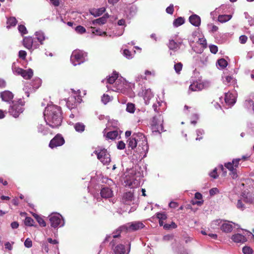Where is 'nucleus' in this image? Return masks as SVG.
Returning <instances> with one entry per match:
<instances>
[{"instance_id":"obj_56","label":"nucleus","mask_w":254,"mask_h":254,"mask_svg":"<svg viewBox=\"0 0 254 254\" xmlns=\"http://www.w3.org/2000/svg\"><path fill=\"white\" fill-rule=\"evenodd\" d=\"M183 65L181 63H177L174 65V69L177 73H179L182 69Z\"/></svg>"},{"instance_id":"obj_33","label":"nucleus","mask_w":254,"mask_h":254,"mask_svg":"<svg viewBox=\"0 0 254 254\" xmlns=\"http://www.w3.org/2000/svg\"><path fill=\"white\" fill-rule=\"evenodd\" d=\"M119 135V133L118 131L113 130L108 132L106 135V137L108 139L113 140L116 139Z\"/></svg>"},{"instance_id":"obj_30","label":"nucleus","mask_w":254,"mask_h":254,"mask_svg":"<svg viewBox=\"0 0 254 254\" xmlns=\"http://www.w3.org/2000/svg\"><path fill=\"white\" fill-rule=\"evenodd\" d=\"M243 197L245 202L252 203L254 201V196L250 193H244Z\"/></svg>"},{"instance_id":"obj_31","label":"nucleus","mask_w":254,"mask_h":254,"mask_svg":"<svg viewBox=\"0 0 254 254\" xmlns=\"http://www.w3.org/2000/svg\"><path fill=\"white\" fill-rule=\"evenodd\" d=\"M118 73L116 71H114L112 75H109L108 78L107 79V82L111 84L113 83H115L118 80Z\"/></svg>"},{"instance_id":"obj_35","label":"nucleus","mask_w":254,"mask_h":254,"mask_svg":"<svg viewBox=\"0 0 254 254\" xmlns=\"http://www.w3.org/2000/svg\"><path fill=\"white\" fill-rule=\"evenodd\" d=\"M185 23V19L182 17H179L175 19L173 22V25L175 27H179Z\"/></svg>"},{"instance_id":"obj_5","label":"nucleus","mask_w":254,"mask_h":254,"mask_svg":"<svg viewBox=\"0 0 254 254\" xmlns=\"http://www.w3.org/2000/svg\"><path fill=\"white\" fill-rule=\"evenodd\" d=\"M25 102L21 99H19L18 101L14 100L12 101L8 109L10 115L15 118L18 117L19 115L24 111L23 106Z\"/></svg>"},{"instance_id":"obj_34","label":"nucleus","mask_w":254,"mask_h":254,"mask_svg":"<svg viewBox=\"0 0 254 254\" xmlns=\"http://www.w3.org/2000/svg\"><path fill=\"white\" fill-rule=\"evenodd\" d=\"M75 130L77 132H83L85 129V126L83 123H77L74 125Z\"/></svg>"},{"instance_id":"obj_58","label":"nucleus","mask_w":254,"mask_h":254,"mask_svg":"<svg viewBox=\"0 0 254 254\" xmlns=\"http://www.w3.org/2000/svg\"><path fill=\"white\" fill-rule=\"evenodd\" d=\"M210 52L214 54H215L218 52V47L215 45H210L209 46Z\"/></svg>"},{"instance_id":"obj_1","label":"nucleus","mask_w":254,"mask_h":254,"mask_svg":"<svg viewBox=\"0 0 254 254\" xmlns=\"http://www.w3.org/2000/svg\"><path fill=\"white\" fill-rule=\"evenodd\" d=\"M127 142L128 147L131 150L134 149L137 147L136 151H134L136 154L133 153L134 157L132 159H141L146 156L149 147L147 139L143 133L140 132L134 133L128 139Z\"/></svg>"},{"instance_id":"obj_36","label":"nucleus","mask_w":254,"mask_h":254,"mask_svg":"<svg viewBox=\"0 0 254 254\" xmlns=\"http://www.w3.org/2000/svg\"><path fill=\"white\" fill-rule=\"evenodd\" d=\"M41 82L42 81L41 79H40L39 78H36L32 82V84L31 85L33 87V88L37 89L41 85Z\"/></svg>"},{"instance_id":"obj_19","label":"nucleus","mask_w":254,"mask_h":254,"mask_svg":"<svg viewBox=\"0 0 254 254\" xmlns=\"http://www.w3.org/2000/svg\"><path fill=\"white\" fill-rule=\"evenodd\" d=\"M190 22L195 27H199L201 23L200 17L197 14H193L189 18Z\"/></svg>"},{"instance_id":"obj_23","label":"nucleus","mask_w":254,"mask_h":254,"mask_svg":"<svg viewBox=\"0 0 254 254\" xmlns=\"http://www.w3.org/2000/svg\"><path fill=\"white\" fill-rule=\"evenodd\" d=\"M241 158L234 159L232 162H228L225 164V167L228 169H236L239 166V162Z\"/></svg>"},{"instance_id":"obj_43","label":"nucleus","mask_w":254,"mask_h":254,"mask_svg":"<svg viewBox=\"0 0 254 254\" xmlns=\"http://www.w3.org/2000/svg\"><path fill=\"white\" fill-rule=\"evenodd\" d=\"M162 102L157 101L156 103L153 104L152 107L155 112L159 113L160 112H162L160 107L162 106Z\"/></svg>"},{"instance_id":"obj_39","label":"nucleus","mask_w":254,"mask_h":254,"mask_svg":"<svg viewBox=\"0 0 254 254\" xmlns=\"http://www.w3.org/2000/svg\"><path fill=\"white\" fill-rule=\"evenodd\" d=\"M222 221L223 220L220 219L213 220L211 223V228L213 229L217 228L218 226H220Z\"/></svg>"},{"instance_id":"obj_59","label":"nucleus","mask_w":254,"mask_h":254,"mask_svg":"<svg viewBox=\"0 0 254 254\" xmlns=\"http://www.w3.org/2000/svg\"><path fill=\"white\" fill-rule=\"evenodd\" d=\"M24 246L27 248H30L32 246V242L30 238H27L24 242Z\"/></svg>"},{"instance_id":"obj_32","label":"nucleus","mask_w":254,"mask_h":254,"mask_svg":"<svg viewBox=\"0 0 254 254\" xmlns=\"http://www.w3.org/2000/svg\"><path fill=\"white\" fill-rule=\"evenodd\" d=\"M232 17V15L230 14L219 15L218 17V20L221 23H224L230 20Z\"/></svg>"},{"instance_id":"obj_20","label":"nucleus","mask_w":254,"mask_h":254,"mask_svg":"<svg viewBox=\"0 0 254 254\" xmlns=\"http://www.w3.org/2000/svg\"><path fill=\"white\" fill-rule=\"evenodd\" d=\"M182 44V41L175 42L174 40H169L168 47L170 50L176 51L180 48Z\"/></svg>"},{"instance_id":"obj_2","label":"nucleus","mask_w":254,"mask_h":254,"mask_svg":"<svg viewBox=\"0 0 254 254\" xmlns=\"http://www.w3.org/2000/svg\"><path fill=\"white\" fill-rule=\"evenodd\" d=\"M47 125L52 128H57L61 125L63 117L61 108L55 105H48L43 113Z\"/></svg>"},{"instance_id":"obj_26","label":"nucleus","mask_w":254,"mask_h":254,"mask_svg":"<svg viewBox=\"0 0 254 254\" xmlns=\"http://www.w3.org/2000/svg\"><path fill=\"white\" fill-rule=\"evenodd\" d=\"M204 88V85L202 83L194 82L190 85L189 89L192 91L201 90Z\"/></svg>"},{"instance_id":"obj_55","label":"nucleus","mask_w":254,"mask_h":254,"mask_svg":"<svg viewBox=\"0 0 254 254\" xmlns=\"http://www.w3.org/2000/svg\"><path fill=\"white\" fill-rule=\"evenodd\" d=\"M92 33L99 36L106 35V33L105 32H102L100 29H95L94 28H93Z\"/></svg>"},{"instance_id":"obj_29","label":"nucleus","mask_w":254,"mask_h":254,"mask_svg":"<svg viewBox=\"0 0 254 254\" xmlns=\"http://www.w3.org/2000/svg\"><path fill=\"white\" fill-rule=\"evenodd\" d=\"M35 35L36 39L40 43V44L41 45L43 44V42L46 39L44 33L42 31H38L35 32Z\"/></svg>"},{"instance_id":"obj_45","label":"nucleus","mask_w":254,"mask_h":254,"mask_svg":"<svg viewBox=\"0 0 254 254\" xmlns=\"http://www.w3.org/2000/svg\"><path fill=\"white\" fill-rule=\"evenodd\" d=\"M224 82L225 84H234L235 82V79L232 76H226L225 79L224 80Z\"/></svg>"},{"instance_id":"obj_25","label":"nucleus","mask_w":254,"mask_h":254,"mask_svg":"<svg viewBox=\"0 0 254 254\" xmlns=\"http://www.w3.org/2000/svg\"><path fill=\"white\" fill-rule=\"evenodd\" d=\"M106 11V8L104 7L99 8H92L90 9V13L94 17H98L101 15Z\"/></svg>"},{"instance_id":"obj_47","label":"nucleus","mask_w":254,"mask_h":254,"mask_svg":"<svg viewBox=\"0 0 254 254\" xmlns=\"http://www.w3.org/2000/svg\"><path fill=\"white\" fill-rule=\"evenodd\" d=\"M177 225L175 224V222H172L171 223V224H168V223H167V224H165L164 225V228L166 229V230H169V229H174V228H176L177 227Z\"/></svg>"},{"instance_id":"obj_4","label":"nucleus","mask_w":254,"mask_h":254,"mask_svg":"<svg viewBox=\"0 0 254 254\" xmlns=\"http://www.w3.org/2000/svg\"><path fill=\"white\" fill-rule=\"evenodd\" d=\"M145 227V225L140 221H133L127 223L120 226L117 230L116 233L127 232L137 231Z\"/></svg>"},{"instance_id":"obj_48","label":"nucleus","mask_w":254,"mask_h":254,"mask_svg":"<svg viewBox=\"0 0 254 254\" xmlns=\"http://www.w3.org/2000/svg\"><path fill=\"white\" fill-rule=\"evenodd\" d=\"M242 251L244 254H252L253 253L252 249L249 246L244 247Z\"/></svg>"},{"instance_id":"obj_41","label":"nucleus","mask_w":254,"mask_h":254,"mask_svg":"<svg viewBox=\"0 0 254 254\" xmlns=\"http://www.w3.org/2000/svg\"><path fill=\"white\" fill-rule=\"evenodd\" d=\"M34 220L30 217H26L24 220V224L27 226H35L34 225Z\"/></svg>"},{"instance_id":"obj_52","label":"nucleus","mask_w":254,"mask_h":254,"mask_svg":"<svg viewBox=\"0 0 254 254\" xmlns=\"http://www.w3.org/2000/svg\"><path fill=\"white\" fill-rule=\"evenodd\" d=\"M124 56L128 59H131L133 58V55L131 52L127 49H125L123 51Z\"/></svg>"},{"instance_id":"obj_42","label":"nucleus","mask_w":254,"mask_h":254,"mask_svg":"<svg viewBox=\"0 0 254 254\" xmlns=\"http://www.w3.org/2000/svg\"><path fill=\"white\" fill-rule=\"evenodd\" d=\"M12 69L14 74L20 75L23 69L17 67L15 64H13L12 66Z\"/></svg>"},{"instance_id":"obj_11","label":"nucleus","mask_w":254,"mask_h":254,"mask_svg":"<svg viewBox=\"0 0 254 254\" xmlns=\"http://www.w3.org/2000/svg\"><path fill=\"white\" fill-rule=\"evenodd\" d=\"M64 139L61 134H57L50 142L49 147L54 148L61 146L64 143Z\"/></svg>"},{"instance_id":"obj_51","label":"nucleus","mask_w":254,"mask_h":254,"mask_svg":"<svg viewBox=\"0 0 254 254\" xmlns=\"http://www.w3.org/2000/svg\"><path fill=\"white\" fill-rule=\"evenodd\" d=\"M197 137L196 138V140H200L202 138V135L204 133V131L202 129H198L196 130Z\"/></svg>"},{"instance_id":"obj_27","label":"nucleus","mask_w":254,"mask_h":254,"mask_svg":"<svg viewBox=\"0 0 254 254\" xmlns=\"http://www.w3.org/2000/svg\"><path fill=\"white\" fill-rule=\"evenodd\" d=\"M20 75L25 79H29L33 75V70L31 68H29L27 70L23 69Z\"/></svg>"},{"instance_id":"obj_9","label":"nucleus","mask_w":254,"mask_h":254,"mask_svg":"<svg viewBox=\"0 0 254 254\" xmlns=\"http://www.w3.org/2000/svg\"><path fill=\"white\" fill-rule=\"evenodd\" d=\"M49 220L51 227L56 228L61 227L64 225V221L62 216L58 213L51 214L49 216Z\"/></svg>"},{"instance_id":"obj_21","label":"nucleus","mask_w":254,"mask_h":254,"mask_svg":"<svg viewBox=\"0 0 254 254\" xmlns=\"http://www.w3.org/2000/svg\"><path fill=\"white\" fill-rule=\"evenodd\" d=\"M231 239L233 242L236 243H244L247 241L245 236L239 233L232 235Z\"/></svg>"},{"instance_id":"obj_63","label":"nucleus","mask_w":254,"mask_h":254,"mask_svg":"<svg viewBox=\"0 0 254 254\" xmlns=\"http://www.w3.org/2000/svg\"><path fill=\"white\" fill-rule=\"evenodd\" d=\"M26 55H27V53H26V51H23V50H20L19 51L18 56L20 59H21L22 60L25 59Z\"/></svg>"},{"instance_id":"obj_28","label":"nucleus","mask_w":254,"mask_h":254,"mask_svg":"<svg viewBox=\"0 0 254 254\" xmlns=\"http://www.w3.org/2000/svg\"><path fill=\"white\" fill-rule=\"evenodd\" d=\"M144 99L146 104L149 103V100L153 97V94L150 89H146L144 92Z\"/></svg>"},{"instance_id":"obj_44","label":"nucleus","mask_w":254,"mask_h":254,"mask_svg":"<svg viewBox=\"0 0 254 254\" xmlns=\"http://www.w3.org/2000/svg\"><path fill=\"white\" fill-rule=\"evenodd\" d=\"M17 23V20L14 17H10L7 18V24L10 26H14Z\"/></svg>"},{"instance_id":"obj_49","label":"nucleus","mask_w":254,"mask_h":254,"mask_svg":"<svg viewBox=\"0 0 254 254\" xmlns=\"http://www.w3.org/2000/svg\"><path fill=\"white\" fill-rule=\"evenodd\" d=\"M18 31L22 35L26 34L28 32L25 26L23 25H19L18 27Z\"/></svg>"},{"instance_id":"obj_60","label":"nucleus","mask_w":254,"mask_h":254,"mask_svg":"<svg viewBox=\"0 0 254 254\" xmlns=\"http://www.w3.org/2000/svg\"><path fill=\"white\" fill-rule=\"evenodd\" d=\"M39 224L41 227H45L46 226V223L44 220L39 216L38 218H37V219L36 220Z\"/></svg>"},{"instance_id":"obj_53","label":"nucleus","mask_w":254,"mask_h":254,"mask_svg":"<svg viewBox=\"0 0 254 254\" xmlns=\"http://www.w3.org/2000/svg\"><path fill=\"white\" fill-rule=\"evenodd\" d=\"M197 42L201 45L202 49L206 48L207 43L206 40L204 38H199Z\"/></svg>"},{"instance_id":"obj_8","label":"nucleus","mask_w":254,"mask_h":254,"mask_svg":"<svg viewBox=\"0 0 254 254\" xmlns=\"http://www.w3.org/2000/svg\"><path fill=\"white\" fill-rule=\"evenodd\" d=\"M97 158L104 164L108 165L111 162V157L107 150L105 148H97L94 151Z\"/></svg>"},{"instance_id":"obj_64","label":"nucleus","mask_w":254,"mask_h":254,"mask_svg":"<svg viewBox=\"0 0 254 254\" xmlns=\"http://www.w3.org/2000/svg\"><path fill=\"white\" fill-rule=\"evenodd\" d=\"M208 58L207 57L202 55V57H200V62L203 65H206L208 63Z\"/></svg>"},{"instance_id":"obj_37","label":"nucleus","mask_w":254,"mask_h":254,"mask_svg":"<svg viewBox=\"0 0 254 254\" xmlns=\"http://www.w3.org/2000/svg\"><path fill=\"white\" fill-rule=\"evenodd\" d=\"M37 129L38 132L42 133L43 135H46L48 133L47 128L41 124L38 126Z\"/></svg>"},{"instance_id":"obj_61","label":"nucleus","mask_w":254,"mask_h":254,"mask_svg":"<svg viewBox=\"0 0 254 254\" xmlns=\"http://www.w3.org/2000/svg\"><path fill=\"white\" fill-rule=\"evenodd\" d=\"M230 171V175L233 179H236L238 177L236 169H228Z\"/></svg>"},{"instance_id":"obj_3","label":"nucleus","mask_w":254,"mask_h":254,"mask_svg":"<svg viewBox=\"0 0 254 254\" xmlns=\"http://www.w3.org/2000/svg\"><path fill=\"white\" fill-rule=\"evenodd\" d=\"M120 235V233L117 232L112 236L113 239L110 242V246L112 248L115 247L113 249L115 254H128L130 250V244L129 243L127 249L126 250L124 245L119 244L120 241L119 237ZM111 238V236H107L104 240V242L109 241Z\"/></svg>"},{"instance_id":"obj_16","label":"nucleus","mask_w":254,"mask_h":254,"mask_svg":"<svg viewBox=\"0 0 254 254\" xmlns=\"http://www.w3.org/2000/svg\"><path fill=\"white\" fill-rule=\"evenodd\" d=\"M81 98L77 97L76 99L74 96L69 97L66 101V106L69 109H73L80 102Z\"/></svg>"},{"instance_id":"obj_22","label":"nucleus","mask_w":254,"mask_h":254,"mask_svg":"<svg viewBox=\"0 0 254 254\" xmlns=\"http://www.w3.org/2000/svg\"><path fill=\"white\" fill-rule=\"evenodd\" d=\"M109 17V15L108 13H105L103 16L92 21V25H103L106 23L107 19Z\"/></svg>"},{"instance_id":"obj_50","label":"nucleus","mask_w":254,"mask_h":254,"mask_svg":"<svg viewBox=\"0 0 254 254\" xmlns=\"http://www.w3.org/2000/svg\"><path fill=\"white\" fill-rule=\"evenodd\" d=\"M156 217L159 220H165L167 219V215L165 212L160 213L158 212L156 213Z\"/></svg>"},{"instance_id":"obj_18","label":"nucleus","mask_w":254,"mask_h":254,"mask_svg":"<svg viewBox=\"0 0 254 254\" xmlns=\"http://www.w3.org/2000/svg\"><path fill=\"white\" fill-rule=\"evenodd\" d=\"M225 102L226 104L230 106H232L236 103V97L232 93L228 92L225 93Z\"/></svg>"},{"instance_id":"obj_38","label":"nucleus","mask_w":254,"mask_h":254,"mask_svg":"<svg viewBox=\"0 0 254 254\" xmlns=\"http://www.w3.org/2000/svg\"><path fill=\"white\" fill-rule=\"evenodd\" d=\"M135 110V105L131 103H128L127 104L126 111L129 113H133Z\"/></svg>"},{"instance_id":"obj_17","label":"nucleus","mask_w":254,"mask_h":254,"mask_svg":"<svg viewBox=\"0 0 254 254\" xmlns=\"http://www.w3.org/2000/svg\"><path fill=\"white\" fill-rule=\"evenodd\" d=\"M224 222L220 226L221 230L225 233H230L231 232L233 228V225L234 224L232 222L223 220Z\"/></svg>"},{"instance_id":"obj_14","label":"nucleus","mask_w":254,"mask_h":254,"mask_svg":"<svg viewBox=\"0 0 254 254\" xmlns=\"http://www.w3.org/2000/svg\"><path fill=\"white\" fill-rule=\"evenodd\" d=\"M134 195L133 192L129 191L123 194L122 197V202L126 204L130 205L134 200Z\"/></svg>"},{"instance_id":"obj_24","label":"nucleus","mask_w":254,"mask_h":254,"mask_svg":"<svg viewBox=\"0 0 254 254\" xmlns=\"http://www.w3.org/2000/svg\"><path fill=\"white\" fill-rule=\"evenodd\" d=\"M100 194L102 197L108 198L113 196V191L109 188L105 187L102 189Z\"/></svg>"},{"instance_id":"obj_13","label":"nucleus","mask_w":254,"mask_h":254,"mask_svg":"<svg viewBox=\"0 0 254 254\" xmlns=\"http://www.w3.org/2000/svg\"><path fill=\"white\" fill-rule=\"evenodd\" d=\"M0 96L3 101L9 104L12 103V102L14 101L12 100L14 97L13 93L8 90L0 92Z\"/></svg>"},{"instance_id":"obj_62","label":"nucleus","mask_w":254,"mask_h":254,"mask_svg":"<svg viewBox=\"0 0 254 254\" xmlns=\"http://www.w3.org/2000/svg\"><path fill=\"white\" fill-rule=\"evenodd\" d=\"M117 148L119 150H123L125 148L126 144L123 141H119L117 145Z\"/></svg>"},{"instance_id":"obj_40","label":"nucleus","mask_w":254,"mask_h":254,"mask_svg":"<svg viewBox=\"0 0 254 254\" xmlns=\"http://www.w3.org/2000/svg\"><path fill=\"white\" fill-rule=\"evenodd\" d=\"M217 64L221 69H223L227 66L228 63L224 59H221L217 61Z\"/></svg>"},{"instance_id":"obj_10","label":"nucleus","mask_w":254,"mask_h":254,"mask_svg":"<svg viewBox=\"0 0 254 254\" xmlns=\"http://www.w3.org/2000/svg\"><path fill=\"white\" fill-rule=\"evenodd\" d=\"M124 184L126 187H128L130 188H134L139 186L140 182L134 176H126L124 181Z\"/></svg>"},{"instance_id":"obj_57","label":"nucleus","mask_w":254,"mask_h":254,"mask_svg":"<svg viewBox=\"0 0 254 254\" xmlns=\"http://www.w3.org/2000/svg\"><path fill=\"white\" fill-rule=\"evenodd\" d=\"M174 11V5L170 4L166 9V12L170 14H173Z\"/></svg>"},{"instance_id":"obj_7","label":"nucleus","mask_w":254,"mask_h":254,"mask_svg":"<svg viewBox=\"0 0 254 254\" xmlns=\"http://www.w3.org/2000/svg\"><path fill=\"white\" fill-rule=\"evenodd\" d=\"M86 53L79 50H75L72 52L70 56V62L74 66L79 65L86 60Z\"/></svg>"},{"instance_id":"obj_6","label":"nucleus","mask_w":254,"mask_h":254,"mask_svg":"<svg viewBox=\"0 0 254 254\" xmlns=\"http://www.w3.org/2000/svg\"><path fill=\"white\" fill-rule=\"evenodd\" d=\"M163 124V117L161 115L154 116L150 123L152 132L160 134L162 132L164 131Z\"/></svg>"},{"instance_id":"obj_46","label":"nucleus","mask_w":254,"mask_h":254,"mask_svg":"<svg viewBox=\"0 0 254 254\" xmlns=\"http://www.w3.org/2000/svg\"><path fill=\"white\" fill-rule=\"evenodd\" d=\"M102 102L104 104H107L109 101L112 100V98L107 94H104L101 99Z\"/></svg>"},{"instance_id":"obj_15","label":"nucleus","mask_w":254,"mask_h":254,"mask_svg":"<svg viewBox=\"0 0 254 254\" xmlns=\"http://www.w3.org/2000/svg\"><path fill=\"white\" fill-rule=\"evenodd\" d=\"M126 85L124 81L117 80L115 83V86L113 90L116 92L124 93L126 91Z\"/></svg>"},{"instance_id":"obj_12","label":"nucleus","mask_w":254,"mask_h":254,"mask_svg":"<svg viewBox=\"0 0 254 254\" xmlns=\"http://www.w3.org/2000/svg\"><path fill=\"white\" fill-rule=\"evenodd\" d=\"M24 46L28 50H33L38 48V45L34 44L31 37H25L23 40Z\"/></svg>"},{"instance_id":"obj_54","label":"nucleus","mask_w":254,"mask_h":254,"mask_svg":"<svg viewBox=\"0 0 254 254\" xmlns=\"http://www.w3.org/2000/svg\"><path fill=\"white\" fill-rule=\"evenodd\" d=\"M75 31L79 34H83L86 32V29L84 27L79 25L76 27Z\"/></svg>"}]
</instances>
